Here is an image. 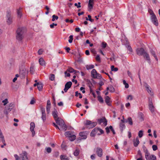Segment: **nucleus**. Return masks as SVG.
I'll return each mask as SVG.
<instances>
[{
    "label": "nucleus",
    "instance_id": "nucleus-1",
    "mask_svg": "<svg viewBox=\"0 0 160 160\" xmlns=\"http://www.w3.org/2000/svg\"><path fill=\"white\" fill-rule=\"evenodd\" d=\"M27 31L25 27L19 28L17 30L16 37V39L19 42L21 41L24 36V34Z\"/></svg>",
    "mask_w": 160,
    "mask_h": 160
},
{
    "label": "nucleus",
    "instance_id": "nucleus-2",
    "mask_svg": "<svg viewBox=\"0 0 160 160\" xmlns=\"http://www.w3.org/2000/svg\"><path fill=\"white\" fill-rule=\"evenodd\" d=\"M14 107V104L13 103H11L6 106L5 109L4 111V113L6 115H7L8 113L10 112Z\"/></svg>",
    "mask_w": 160,
    "mask_h": 160
},
{
    "label": "nucleus",
    "instance_id": "nucleus-3",
    "mask_svg": "<svg viewBox=\"0 0 160 160\" xmlns=\"http://www.w3.org/2000/svg\"><path fill=\"white\" fill-rule=\"evenodd\" d=\"M65 135L66 137H69V139L71 141H73L76 139V136L74 135H72L71 132L70 131L66 132L65 133Z\"/></svg>",
    "mask_w": 160,
    "mask_h": 160
},
{
    "label": "nucleus",
    "instance_id": "nucleus-4",
    "mask_svg": "<svg viewBox=\"0 0 160 160\" xmlns=\"http://www.w3.org/2000/svg\"><path fill=\"white\" fill-rule=\"evenodd\" d=\"M97 124L96 122H92L91 121L87 120L86 121V124L87 125H88V127L90 128H92L95 127Z\"/></svg>",
    "mask_w": 160,
    "mask_h": 160
},
{
    "label": "nucleus",
    "instance_id": "nucleus-5",
    "mask_svg": "<svg viewBox=\"0 0 160 160\" xmlns=\"http://www.w3.org/2000/svg\"><path fill=\"white\" fill-rule=\"evenodd\" d=\"M145 52L144 48H137L136 50V53L138 56H142Z\"/></svg>",
    "mask_w": 160,
    "mask_h": 160
},
{
    "label": "nucleus",
    "instance_id": "nucleus-6",
    "mask_svg": "<svg viewBox=\"0 0 160 160\" xmlns=\"http://www.w3.org/2000/svg\"><path fill=\"white\" fill-rule=\"evenodd\" d=\"M149 109L152 113H153L154 112V107L153 105V103L152 99H149V104H148Z\"/></svg>",
    "mask_w": 160,
    "mask_h": 160
},
{
    "label": "nucleus",
    "instance_id": "nucleus-7",
    "mask_svg": "<svg viewBox=\"0 0 160 160\" xmlns=\"http://www.w3.org/2000/svg\"><path fill=\"white\" fill-rule=\"evenodd\" d=\"M151 19L153 23L157 26L158 25V19L156 16L153 15L151 17Z\"/></svg>",
    "mask_w": 160,
    "mask_h": 160
},
{
    "label": "nucleus",
    "instance_id": "nucleus-8",
    "mask_svg": "<svg viewBox=\"0 0 160 160\" xmlns=\"http://www.w3.org/2000/svg\"><path fill=\"white\" fill-rule=\"evenodd\" d=\"M72 82L71 81L67 82L65 85V88L64 90L65 92H67L69 89L71 87Z\"/></svg>",
    "mask_w": 160,
    "mask_h": 160
},
{
    "label": "nucleus",
    "instance_id": "nucleus-9",
    "mask_svg": "<svg viewBox=\"0 0 160 160\" xmlns=\"http://www.w3.org/2000/svg\"><path fill=\"white\" fill-rule=\"evenodd\" d=\"M26 74V70L25 69H20L19 71L20 76L22 78H24Z\"/></svg>",
    "mask_w": 160,
    "mask_h": 160
},
{
    "label": "nucleus",
    "instance_id": "nucleus-10",
    "mask_svg": "<svg viewBox=\"0 0 160 160\" xmlns=\"http://www.w3.org/2000/svg\"><path fill=\"white\" fill-rule=\"evenodd\" d=\"M41 110L42 113V116L41 118L43 120V122H44L46 119V114L45 113V109L44 108L42 107L41 108Z\"/></svg>",
    "mask_w": 160,
    "mask_h": 160
},
{
    "label": "nucleus",
    "instance_id": "nucleus-11",
    "mask_svg": "<svg viewBox=\"0 0 160 160\" xmlns=\"http://www.w3.org/2000/svg\"><path fill=\"white\" fill-rule=\"evenodd\" d=\"M142 56L144 58H145L147 61L150 64L151 61L149 54L146 51Z\"/></svg>",
    "mask_w": 160,
    "mask_h": 160
},
{
    "label": "nucleus",
    "instance_id": "nucleus-12",
    "mask_svg": "<svg viewBox=\"0 0 160 160\" xmlns=\"http://www.w3.org/2000/svg\"><path fill=\"white\" fill-rule=\"evenodd\" d=\"M96 152L97 155L99 157H101L102 155V149L100 148H96Z\"/></svg>",
    "mask_w": 160,
    "mask_h": 160
},
{
    "label": "nucleus",
    "instance_id": "nucleus-13",
    "mask_svg": "<svg viewBox=\"0 0 160 160\" xmlns=\"http://www.w3.org/2000/svg\"><path fill=\"white\" fill-rule=\"evenodd\" d=\"M20 158L22 159V160H28L27 156V153L26 152H24L20 154Z\"/></svg>",
    "mask_w": 160,
    "mask_h": 160
},
{
    "label": "nucleus",
    "instance_id": "nucleus-14",
    "mask_svg": "<svg viewBox=\"0 0 160 160\" xmlns=\"http://www.w3.org/2000/svg\"><path fill=\"white\" fill-rule=\"evenodd\" d=\"M98 121L100 124H101V123L103 122L105 126H106L107 125V121L104 117L102 118L98 119Z\"/></svg>",
    "mask_w": 160,
    "mask_h": 160
},
{
    "label": "nucleus",
    "instance_id": "nucleus-15",
    "mask_svg": "<svg viewBox=\"0 0 160 160\" xmlns=\"http://www.w3.org/2000/svg\"><path fill=\"white\" fill-rule=\"evenodd\" d=\"M7 22L8 24H10L12 22V18L11 17V14L8 13L7 15Z\"/></svg>",
    "mask_w": 160,
    "mask_h": 160
},
{
    "label": "nucleus",
    "instance_id": "nucleus-16",
    "mask_svg": "<svg viewBox=\"0 0 160 160\" xmlns=\"http://www.w3.org/2000/svg\"><path fill=\"white\" fill-rule=\"evenodd\" d=\"M55 121L57 124L60 126L64 124V122L63 120L60 118H58Z\"/></svg>",
    "mask_w": 160,
    "mask_h": 160
},
{
    "label": "nucleus",
    "instance_id": "nucleus-17",
    "mask_svg": "<svg viewBox=\"0 0 160 160\" xmlns=\"http://www.w3.org/2000/svg\"><path fill=\"white\" fill-rule=\"evenodd\" d=\"M79 135L81 137V139H86L87 138V133L86 132H80Z\"/></svg>",
    "mask_w": 160,
    "mask_h": 160
},
{
    "label": "nucleus",
    "instance_id": "nucleus-18",
    "mask_svg": "<svg viewBox=\"0 0 160 160\" xmlns=\"http://www.w3.org/2000/svg\"><path fill=\"white\" fill-rule=\"evenodd\" d=\"M52 116H53L55 121L56 120V119H57V118H59V117H58V112L57 110L55 108H54V111L52 112Z\"/></svg>",
    "mask_w": 160,
    "mask_h": 160
},
{
    "label": "nucleus",
    "instance_id": "nucleus-19",
    "mask_svg": "<svg viewBox=\"0 0 160 160\" xmlns=\"http://www.w3.org/2000/svg\"><path fill=\"white\" fill-rule=\"evenodd\" d=\"M105 102L109 106H111V104L110 103V98L108 96H106L105 97Z\"/></svg>",
    "mask_w": 160,
    "mask_h": 160
},
{
    "label": "nucleus",
    "instance_id": "nucleus-20",
    "mask_svg": "<svg viewBox=\"0 0 160 160\" xmlns=\"http://www.w3.org/2000/svg\"><path fill=\"white\" fill-rule=\"evenodd\" d=\"M22 9V8H19L18 9H17L18 17L19 18H21L22 16V13L21 11Z\"/></svg>",
    "mask_w": 160,
    "mask_h": 160
},
{
    "label": "nucleus",
    "instance_id": "nucleus-21",
    "mask_svg": "<svg viewBox=\"0 0 160 160\" xmlns=\"http://www.w3.org/2000/svg\"><path fill=\"white\" fill-rule=\"evenodd\" d=\"M67 71L71 73H72L73 72H74V74H76L77 72H79L78 71H76V70H74L72 68H69L67 70Z\"/></svg>",
    "mask_w": 160,
    "mask_h": 160
},
{
    "label": "nucleus",
    "instance_id": "nucleus-22",
    "mask_svg": "<svg viewBox=\"0 0 160 160\" xmlns=\"http://www.w3.org/2000/svg\"><path fill=\"white\" fill-rule=\"evenodd\" d=\"M134 146L135 147H137L139 143V141L138 138L137 137L136 138V140H134L133 141Z\"/></svg>",
    "mask_w": 160,
    "mask_h": 160
},
{
    "label": "nucleus",
    "instance_id": "nucleus-23",
    "mask_svg": "<svg viewBox=\"0 0 160 160\" xmlns=\"http://www.w3.org/2000/svg\"><path fill=\"white\" fill-rule=\"evenodd\" d=\"M94 2H92L90 1H89L88 3V7L89 9V11H91L93 8V4Z\"/></svg>",
    "mask_w": 160,
    "mask_h": 160
},
{
    "label": "nucleus",
    "instance_id": "nucleus-24",
    "mask_svg": "<svg viewBox=\"0 0 160 160\" xmlns=\"http://www.w3.org/2000/svg\"><path fill=\"white\" fill-rule=\"evenodd\" d=\"M39 62L40 64L42 66L45 65V62L42 58H40L39 60Z\"/></svg>",
    "mask_w": 160,
    "mask_h": 160
},
{
    "label": "nucleus",
    "instance_id": "nucleus-25",
    "mask_svg": "<svg viewBox=\"0 0 160 160\" xmlns=\"http://www.w3.org/2000/svg\"><path fill=\"white\" fill-rule=\"evenodd\" d=\"M128 122L130 125H132L133 124V122L132 118L131 117H128L127 119H126V123Z\"/></svg>",
    "mask_w": 160,
    "mask_h": 160
},
{
    "label": "nucleus",
    "instance_id": "nucleus-26",
    "mask_svg": "<svg viewBox=\"0 0 160 160\" xmlns=\"http://www.w3.org/2000/svg\"><path fill=\"white\" fill-rule=\"evenodd\" d=\"M119 127L121 132H123V129H125V125L124 123H120L119 124Z\"/></svg>",
    "mask_w": 160,
    "mask_h": 160
},
{
    "label": "nucleus",
    "instance_id": "nucleus-27",
    "mask_svg": "<svg viewBox=\"0 0 160 160\" xmlns=\"http://www.w3.org/2000/svg\"><path fill=\"white\" fill-rule=\"evenodd\" d=\"M61 127L60 130H64V131H66L67 129V127L66 125L64 123L62 125L60 126Z\"/></svg>",
    "mask_w": 160,
    "mask_h": 160
},
{
    "label": "nucleus",
    "instance_id": "nucleus-28",
    "mask_svg": "<svg viewBox=\"0 0 160 160\" xmlns=\"http://www.w3.org/2000/svg\"><path fill=\"white\" fill-rule=\"evenodd\" d=\"M98 73L97 72L96 70L95 69H93L91 72L92 77L93 78H94L95 76L96 75V74Z\"/></svg>",
    "mask_w": 160,
    "mask_h": 160
},
{
    "label": "nucleus",
    "instance_id": "nucleus-29",
    "mask_svg": "<svg viewBox=\"0 0 160 160\" xmlns=\"http://www.w3.org/2000/svg\"><path fill=\"white\" fill-rule=\"evenodd\" d=\"M43 88V84L41 82H39V84H38L37 88L38 90L39 91H41L42 90Z\"/></svg>",
    "mask_w": 160,
    "mask_h": 160
},
{
    "label": "nucleus",
    "instance_id": "nucleus-30",
    "mask_svg": "<svg viewBox=\"0 0 160 160\" xmlns=\"http://www.w3.org/2000/svg\"><path fill=\"white\" fill-rule=\"evenodd\" d=\"M139 117L141 121H142L144 120V116L142 112H140L139 113Z\"/></svg>",
    "mask_w": 160,
    "mask_h": 160
},
{
    "label": "nucleus",
    "instance_id": "nucleus-31",
    "mask_svg": "<svg viewBox=\"0 0 160 160\" xmlns=\"http://www.w3.org/2000/svg\"><path fill=\"white\" fill-rule=\"evenodd\" d=\"M35 127V124L34 122H32L30 123V130L31 131H33Z\"/></svg>",
    "mask_w": 160,
    "mask_h": 160
},
{
    "label": "nucleus",
    "instance_id": "nucleus-32",
    "mask_svg": "<svg viewBox=\"0 0 160 160\" xmlns=\"http://www.w3.org/2000/svg\"><path fill=\"white\" fill-rule=\"evenodd\" d=\"M98 99L100 103H103V99L101 96L98 95Z\"/></svg>",
    "mask_w": 160,
    "mask_h": 160
},
{
    "label": "nucleus",
    "instance_id": "nucleus-33",
    "mask_svg": "<svg viewBox=\"0 0 160 160\" xmlns=\"http://www.w3.org/2000/svg\"><path fill=\"white\" fill-rule=\"evenodd\" d=\"M86 68L87 70L92 69L94 68V66L93 65H87L86 66Z\"/></svg>",
    "mask_w": 160,
    "mask_h": 160
},
{
    "label": "nucleus",
    "instance_id": "nucleus-34",
    "mask_svg": "<svg viewBox=\"0 0 160 160\" xmlns=\"http://www.w3.org/2000/svg\"><path fill=\"white\" fill-rule=\"evenodd\" d=\"M102 78L101 75L99 73H97L95 77L93 78H97L99 79H101Z\"/></svg>",
    "mask_w": 160,
    "mask_h": 160
},
{
    "label": "nucleus",
    "instance_id": "nucleus-35",
    "mask_svg": "<svg viewBox=\"0 0 160 160\" xmlns=\"http://www.w3.org/2000/svg\"><path fill=\"white\" fill-rule=\"evenodd\" d=\"M72 54L76 55L77 56V58L79 59V61H80L81 60V59L80 58V57H81V55H80V53L79 51L78 52V53L77 55H76V54H75L74 52L72 53Z\"/></svg>",
    "mask_w": 160,
    "mask_h": 160
},
{
    "label": "nucleus",
    "instance_id": "nucleus-36",
    "mask_svg": "<svg viewBox=\"0 0 160 160\" xmlns=\"http://www.w3.org/2000/svg\"><path fill=\"white\" fill-rule=\"evenodd\" d=\"M58 18V17L57 16H56L55 15H53L52 16V21H54L55 20H57Z\"/></svg>",
    "mask_w": 160,
    "mask_h": 160
},
{
    "label": "nucleus",
    "instance_id": "nucleus-37",
    "mask_svg": "<svg viewBox=\"0 0 160 160\" xmlns=\"http://www.w3.org/2000/svg\"><path fill=\"white\" fill-rule=\"evenodd\" d=\"M75 95L76 97H78V96H79V98H82V96L81 94L80 93H78V91H76L75 92Z\"/></svg>",
    "mask_w": 160,
    "mask_h": 160
},
{
    "label": "nucleus",
    "instance_id": "nucleus-38",
    "mask_svg": "<svg viewBox=\"0 0 160 160\" xmlns=\"http://www.w3.org/2000/svg\"><path fill=\"white\" fill-rule=\"evenodd\" d=\"M150 52L151 54H152V56H153L154 57L157 56V55L155 54V52H154V51H153V49H151L150 50Z\"/></svg>",
    "mask_w": 160,
    "mask_h": 160
},
{
    "label": "nucleus",
    "instance_id": "nucleus-39",
    "mask_svg": "<svg viewBox=\"0 0 160 160\" xmlns=\"http://www.w3.org/2000/svg\"><path fill=\"white\" fill-rule=\"evenodd\" d=\"M79 153V151L78 149H77L74 152V155L76 156H78Z\"/></svg>",
    "mask_w": 160,
    "mask_h": 160
},
{
    "label": "nucleus",
    "instance_id": "nucleus-40",
    "mask_svg": "<svg viewBox=\"0 0 160 160\" xmlns=\"http://www.w3.org/2000/svg\"><path fill=\"white\" fill-rule=\"evenodd\" d=\"M60 158L61 160H68V159L66 158V157L64 155H61Z\"/></svg>",
    "mask_w": 160,
    "mask_h": 160
},
{
    "label": "nucleus",
    "instance_id": "nucleus-41",
    "mask_svg": "<svg viewBox=\"0 0 160 160\" xmlns=\"http://www.w3.org/2000/svg\"><path fill=\"white\" fill-rule=\"evenodd\" d=\"M147 91L151 95H153V94H152V91L151 90V88L149 87H148L146 88Z\"/></svg>",
    "mask_w": 160,
    "mask_h": 160
},
{
    "label": "nucleus",
    "instance_id": "nucleus-42",
    "mask_svg": "<svg viewBox=\"0 0 160 160\" xmlns=\"http://www.w3.org/2000/svg\"><path fill=\"white\" fill-rule=\"evenodd\" d=\"M111 70L112 71H117L118 70V69L117 68H114V66H111Z\"/></svg>",
    "mask_w": 160,
    "mask_h": 160
},
{
    "label": "nucleus",
    "instance_id": "nucleus-43",
    "mask_svg": "<svg viewBox=\"0 0 160 160\" xmlns=\"http://www.w3.org/2000/svg\"><path fill=\"white\" fill-rule=\"evenodd\" d=\"M143 131L142 130L139 131L138 132V136L139 138H141L142 137L143 135Z\"/></svg>",
    "mask_w": 160,
    "mask_h": 160
},
{
    "label": "nucleus",
    "instance_id": "nucleus-44",
    "mask_svg": "<svg viewBox=\"0 0 160 160\" xmlns=\"http://www.w3.org/2000/svg\"><path fill=\"white\" fill-rule=\"evenodd\" d=\"M73 35H71L69 36V39L68 40V42L70 43H71L72 42V40L73 39Z\"/></svg>",
    "mask_w": 160,
    "mask_h": 160
},
{
    "label": "nucleus",
    "instance_id": "nucleus-45",
    "mask_svg": "<svg viewBox=\"0 0 160 160\" xmlns=\"http://www.w3.org/2000/svg\"><path fill=\"white\" fill-rule=\"evenodd\" d=\"M2 102L3 103V105H6L8 102V99L6 98L3 100L2 101Z\"/></svg>",
    "mask_w": 160,
    "mask_h": 160
},
{
    "label": "nucleus",
    "instance_id": "nucleus-46",
    "mask_svg": "<svg viewBox=\"0 0 160 160\" xmlns=\"http://www.w3.org/2000/svg\"><path fill=\"white\" fill-rule=\"evenodd\" d=\"M5 114V113H4V111H0V118H2L4 117V115Z\"/></svg>",
    "mask_w": 160,
    "mask_h": 160
},
{
    "label": "nucleus",
    "instance_id": "nucleus-47",
    "mask_svg": "<svg viewBox=\"0 0 160 160\" xmlns=\"http://www.w3.org/2000/svg\"><path fill=\"white\" fill-rule=\"evenodd\" d=\"M123 83L125 86V88H127L129 87V85L128 83L126 82L125 80H123Z\"/></svg>",
    "mask_w": 160,
    "mask_h": 160
},
{
    "label": "nucleus",
    "instance_id": "nucleus-48",
    "mask_svg": "<svg viewBox=\"0 0 160 160\" xmlns=\"http://www.w3.org/2000/svg\"><path fill=\"white\" fill-rule=\"evenodd\" d=\"M45 150H46L47 152L48 153H50L52 151L51 148L50 147L46 148H45Z\"/></svg>",
    "mask_w": 160,
    "mask_h": 160
},
{
    "label": "nucleus",
    "instance_id": "nucleus-49",
    "mask_svg": "<svg viewBox=\"0 0 160 160\" xmlns=\"http://www.w3.org/2000/svg\"><path fill=\"white\" fill-rule=\"evenodd\" d=\"M49 79L51 81H53L55 79V75L53 74H52L51 75V77L49 78Z\"/></svg>",
    "mask_w": 160,
    "mask_h": 160
},
{
    "label": "nucleus",
    "instance_id": "nucleus-50",
    "mask_svg": "<svg viewBox=\"0 0 160 160\" xmlns=\"http://www.w3.org/2000/svg\"><path fill=\"white\" fill-rule=\"evenodd\" d=\"M51 107L50 106H47L46 107V111L47 112L48 114H49L50 111V109Z\"/></svg>",
    "mask_w": 160,
    "mask_h": 160
},
{
    "label": "nucleus",
    "instance_id": "nucleus-51",
    "mask_svg": "<svg viewBox=\"0 0 160 160\" xmlns=\"http://www.w3.org/2000/svg\"><path fill=\"white\" fill-rule=\"evenodd\" d=\"M109 91L110 92H114L115 91V89L112 86H110V89H109Z\"/></svg>",
    "mask_w": 160,
    "mask_h": 160
},
{
    "label": "nucleus",
    "instance_id": "nucleus-52",
    "mask_svg": "<svg viewBox=\"0 0 160 160\" xmlns=\"http://www.w3.org/2000/svg\"><path fill=\"white\" fill-rule=\"evenodd\" d=\"M148 12H149L151 16H152L153 15L156 16L154 13L153 11L151 9L148 10Z\"/></svg>",
    "mask_w": 160,
    "mask_h": 160
},
{
    "label": "nucleus",
    "instance_id": "nucleus-53",
    "mask_svg": "<svg viewBox=\"0 0 160 160\" xmlns=\"http://www.w3.org/2000/svg\"><path fill=\"white\" fill-rule=\"evenodd\" d=\"M109 128L111 130L113 134H115L116 133L114 129L113 128L112 126H109Z\"/></svg>",
    "mask_w": 160,
    "mask_h": 160
},
{
    "label": "nucleus",
    "instance_id": "nucleus-54",
    "mask_svg": "<svg viewBox=\"0 0 160 160\" xmlns=\"http://www.w3.org/2000/svg\"><path fill=\"white\" fill-rule=\"evenodd\" d=\"M126 47L128 49L130 52H132V49L131 47V46L129 45H127L126 46Z\"/></svg>",
    "mask_w": 160,
    "mask_h": 160
},
{
    "label": "nucleus",
    "instance_id": "nucleus-55",
    "mask_svg": "<svg viewBox=\"0 0 160 160\" xmlns=\"http://www.w3.org/2000/svg\"><path fill=\"white\" fill-rule=\"evenodd\" d=\"M88 21H90L91 22H93L94 21V19H92L91 18V16L90 15H88Z\"/></svg>",
    "mask_w": 160,
    "mask_h": 160
},
{
    "label": "nucleus",
    "instance_id": "nucleus-56",
    "mask_svg": "<svg viewBox=\"0 0 160 160\" xmlns=\"http://www.w3.org/2000/svg\"><path fill=\"white\" fill-rule=\"evenodd\" d=\"M34 68L33 67H31L30 68V72L32 74L34 72Z\"/></svg>",
    "mask_w": 160,
    "mask_h": 160
},
{
    "label": "nucleus",
    "instance_id": "nucleus-57",
    "mask_svg": "<svg viewBox=\"0 0 160 160\" xmlns=\"http://www.w3.org/2000/svg\"><path fill=\"white\" fill-rule=\"evenodd\" d=\"M152 148L153 151H156L158 149V147L157 145H154L152 146Z\"/></svg>",
    "mask_w": 160,
    "mask_h": 160
},
{
    "label": "nucleus",
    "instance_id": "nucleus-58",
    "mask_svg": "<svg viewBox=\"0 0 160 160\" xmlns=\"http://www.w3.org/2000/svg\"><path fill=\"white\" fill-rule=\"evenodd\" d=\"M107 45V44L106 42H103L102 43V46L103 48H105L106 47Z\"/></svg>",
    "mask_w": 160,
    "mask_h": 160
},
{
    "label": "nucleus",
    "instance_id": "nucleus-59",
    "mask_svg": "<svg viewBox=\"0 0 160 160\" xmlns=\"http://www.w3.org/2000/svg\"><path fill=\"white\" fill-rule=\"evenodd\" d=\"M151 160H156V157L154 155H151Z\"/></svg>",
    "mask_w": 160,
    "mask_h": 160
},
{
    "label": "nucleus",
    "instance_id": "nucleus-60",
    "mask_svg": "<svg viewBox=\"0 0 160 160\" xmlns=\"http://www.w3.org/2000/svg\"><path fill=\"white\" fill-rule=\"evenodd\" d=\"M14 157L15 158L16 160H19L20 159V157H19L17 154H15Z\"/></svg>",
    "mask_w": 160,
    "mask_h": 160
},
{
    "label": "nucleus",
    "instance_id": "nucleus-61",
    "mask_svg": "<svg viewBox=\"0 0 160 160\" xmlns=\"http://www.w3.org/2000/svg\"><path fill=\"white\" fill-rule=\"evenodd\" d=\"M98 130L100 132V133H98V135H100L101 134H103L104 132V131L101 128H99Z\"/></svg>",
    "mask_w": 160,
    "mask_h": 160
},
{
    "label": "nucleus",
    "instance_id": "nucleus-62",
    "mask_svg": "<svg viewBox=\"0 0 160 160\" xmlns=\"http://www.w3.org/2000/svg\"><path fill=\"white\" fill-rule=\"evenodd\" d=\"M96 60L98 62H100L101 61L100 56L98 55H97V56H96Z\"/></svg>",
    "mask_w": 160,
    "mask_h": 160
},
{
    "label": "nucleus",
    "instance_id": "nucleus-63",
    "mask_svg": "<svg viewBox=\"0 0 160 160\" xmlns=\"http://www.w3.org/2000/svg\"><path fill=\"white\" fill-rule=\"evenodd\" d=\"M96 134L95 132L92 130L91 132L90 133V135L91 137H94L95 136V135Z\"/></svg>",
    "mask_w": 160,
    "mask_h": 160
},
{
    "label": "nucleus",
    "instance_id": "nucleus-64",
    "mask_svg": "<svg viewBox=\"0 0 160 160\" xmlns=\"http://www.w3.org/2000/svg\"><path fill=\"white\" fill-rule=\"evenodd\" d=\"M109 127H107L105 128V130L106 131V132L107 133V134H108L109 133L110 131L109 130Z\"/></svg>",
    "mask_w": 160,
    "mask_h": 160
}]
</instances>
